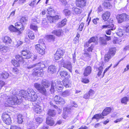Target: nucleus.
<instances>
[{
	"instance_id": "1",
	"label": "nucleus",
	"mask_w": 129,
	"mask_h": 129,
	"mask_svg": "<svg viewBox=\"0 0 129 129\" xmlns=\"http://www.w3.org/2000/svg\"><path fill=\"white\" fill-rule=\"evenodd\" d=\"M65 87L68 88L71 86V82L68 79H65L63 81V82L60 80L55 81L52 82L51 84V88L50 89L51 93L54 92L56 90L58 92L61 91L63 89L62 83Z\"/></svg>"
},
{
	"instance_id": "2",
	"label": "nucleus",
	"mask_w": 129,
	"mask_h": 129,
	"mask_svg": "<svg viewBox=\"0 0 129 129\" xmlns=\"http://www.w3.org/2000/svg\"><path fill=\"white\" fill-rule=\"evenodd\" d=\"M21 96L25 98V99L31 101H34L36 100L37 96L36 93L33 89L28 88L27 91L24 90L21 91Z\"/></svg>"
},
{
	"instance_id": "3",
	"label": "nucleus",
	"mask_w": 129,
	"mask_h": 129,
	"mask_svg": "<svg viewBox=\"0 0 129 129\" xmlns=\"http://www.w3.org/2000/svg\"><path fill=\"white\" fill-rule=\"evenodd\" d=\"M1 97L5 99L6 101V103L8 104V106H10L11 105H13L18 104L19 100L17 97L14 96L11 98L7 96L6 94L1 95Z\"/></svg>"
},
{
	"instance_id": "4",
	"label": "nucleus",
	"mask_w": 129,
	"mask_h": 129,
	"mask_svg": "<svg viewBox=\"0 0 129 129\" xmlns=\"http://www.w3.org/2000/svg\"><path fill=\"white\" fill-rule=\"evenodd\" d=\"M59 63L61 64L64 68L67 69L71 72H72V66L71 62L69 61L65 62L64 60L62 59L60 61H59Z\"/></svg>"
},
{
	"instance_id": "5",
	"label": "nucleus",
	"mask_w": 129,
	"mask_h": 129,
	"mask_svg": "<svg viewBox=\"0 0 129 129\" xmlns=\"http://www.w3.org/2000/svg\"><path fill=\"white\" fill-rule=\"evenodd\" d=\"M119 23H121L129 19V16L126 14H122L117 15L116 17Z\"/></svg>"
},
{
	"instance_id": "6",
	"label": "nucleus",
	"mask_w": 129,
	"mask_h": 129,
	"mask_svg": "<svg viewBox=\"0 0 129 129\" xmlns=\"http://www.w3.org/2000/svg\"><path fill=\"white\" fill-rule=\"evenodd\" d=\"M16 58L17 61L15 59H13L12 60V63L14 66L15 67L19 66V63L18 61L20 62H23L24 60L22 57L18 55H17L16 56Z\"/></svg>"
},
{
	"instance_id": "7",
	"label": "nucleus",
	"mask_w": 129,
	"mask_h": 129,
	"mask_svg": "<svg viewBox=\"0 0 129 129\" xmlns=\"http://www.w3.org/2000/svg\"><path fill=\"white\" fill-rule=\"evenodd\" d=\"M64 53V51L60 48L58 49L54 54V58L55 60H58L63 56Z\"/></svg>"
},
{
	"instance_id": "8",
	"label": "nucleus",
	"mask_w": 129,
	"mask_h": 129,
	"mask_svg": "<svg viewBox=\"0 0 129 129\" xmlns=\"http://www.w3.org/2000/svg\"><path fill=\"white\" fill-rule=\"evenodd\" d=\"M35 48L37 52L39 53L42 55L45 54V49L40 44H38L35 45Z\"/></svg>"
},
{
	"instance_id": "9",
	"label": "nucleus",
	"mask_w": 129,
	"mask_h": 129,
	"mask_svg": "<svg viewBox=\"0 0 129 129\" xmlns=\"http://www.w3.org/2000/svg\"><path fill=\"white\" fill-rule=\"evenodd\" d=\"M54 100L57 104L63 105L65 103L64 100L59 96L56 95L54 98Z\"/></svg>"
},
{
	"instance_id": "10",
	"label": "nucleus",
	"mask_w": 129,
	"mask_h": 129,
	"mask_svg": "<svg viewBox=\"0 0 129 129\" xmlns=\"http://www.w3.org/2000/svg\"><path fill=\"white\" fill-rule=\"evenodd\" d=\"M15 26L18 34H20L21 33V31H23L24 29V27L21 23L16 22L15 24Z\"/></svg>"
},
{
	"instance_id": "11",
	"label": "nucleus",
	"mask_w": 129,
	"mask_h": 129,
	"mask_svg": "<svg viewBox=\"0 0 129 129\" xmlns=\"http://www.w3.org/2000/svg\"><path fill=\"white\" fill-rule=\"evenodd\" d=\"M21 53L24 56V58L25 59H29L30 58L33 54V53L27 50H22Z\"/></svg>"
},
{
	"instance_id": "12",
	"label": "nucleus",
	"mask_w": 129,
	"mask_h": 129,
	"mask_svg": "<svg viewBox=\"0 0 129 129\" xmlns=\"http://www.w3.org/2000/svg\"><path fill=\"white\" fill-rule=\"evenodd\" d=\"M34 71L33 72V74L36 76H42L43 75V70L40 69H34Z\"/></svg>"
},
{
	"instance_id": "13",
	"label": "nucleus",
	"mask_w": 129,
	"mask_h": 129,
	"mask_svg": "<svg viewBox=\"0 0 129 129\" xmlns=\"http://www.w3.org/2000/svg\"><path fill=\"white\" fill-rule=\"evenodd\" d=\"M39 22H37L36 19H34L32 21V24L30 25V28L35 30V31H37L38 27L35 24Z\"/></svg>"
},
{
	"instance_id": "14",
	"label": "nucleus",
	"mask_w": 129,
	"mask_h": 129,
	"mask_svg": "<svg viewBox=\"0 0 129 129\" xmlns=\"http://www.w3.org/2000/svg\"><path fill=\"white\" fill-rule=\"evenodd\" d=\"M57 68L56 66L54 65H51L48 68V72L50 74L54 73L56 71Z\"/></svg>"
},
{
	"instance_id": "15",
	"label": "nucleus",
	"mask_w": 129,
	"mask_h": 129,
	"mask_svg": "<svg viewBox=\"0 0 129 129\" xmlns=\"http://www.w3.org/2000/svg\"><path fill=\"white\" fill-rule=\"evenodd\" d=\"M92 71V68L90 66H87L85 70L84 73V75L85 76H87L89 75Z\"/></svg>"
},
{
	"instance_id": "16",
	"label": "nucleus",
	"mask_w": 129,
	"mask_h": 129,
	"mask_svg": "<svg viewBox=\"0 0 129 129\" xmlns=\"http://www.w3.org/2000/svg\"><path fill=\"white\" fill-rule=\"evenodd\" d=\"M110 15V13L109 12L106 11L102 14V17L104 21H106L109 19Z\"/></svg>"
},
{
	"instance_id": "17",
	"label": "nucleus",
	"mask_w": 129,
	"mask_h": 129,
	"mask_svg": "<svg viewBox=\"0 0 129 129\" xmlns=\"http://www.w3.org/2000/svg\"><path fill=\"white\" fill-rule=\"evenodd\" d=\"M111 109L109 107L106 108L102 113V114L103 116H105L110 113L111 111Z\"/></svg>"
},
{
	"instance_id": "18",
	"label": "nucleus",
	"mask_w": 129,
	"mask_h": 129,
	"mask_svg": "<svg viewBox=\"0 0 129 129\" xmlns=\"http://www.w3.org/2000/svg\"><path fill=\"white\" fill-rule=\"evenodd\" d=\"M38 91L42 94L46 96L49 94V93L47 91L46 89L44 86H42Z\"/></svg>"
},
{
	"instance_id": "19",
	"label": "nucleus",
	"mask_w": 129,
	"mask_h": 129,
	"mask_svg": "<svg viewBox=\"0 0 129 129\" xmlns=\"http://www.w3.org/2000/svg\"><path fill=\"white\" fill-rule=\"evenodd\" d=\"M85 0H76V4L77 6L81 7L85 5Z\"/></svg>"
},
{
	"instance_id": "20",
	"label": "nucleus",
	"mask_w": 129,
	"mask_h": 129,
	"mask_svg": "<svg viewBox=\"0 0 129 129\" xmlns=\"http://www.w3.org/2000/svg\"><path fill=\"white\" fill-rule=\"evenodd\" d=\"M64 113L62 115V117L64 119H66L68 117V113H70V109L68 107H66L63 109Z\"/></svg>"
},
{
	"instance_id": "21",
	"label": "nucleus",
	"mask_w": 129,
	"mask_h": 129,
	"mask_svg": "<svg viewBox=\"0 0 129 129\" xmlns=\"http://www.w3.org/2000/svg\"><path fill=\"white\" fill-rule=\"evenodd\" d=\"M46 123L48 125L52 126L54 124V122L53 118L50 117H48L46 119Z\"/></svg>"
},
{
	"instance_id": "22",
	"label": "nucleus",
	"mask_w": 129,
	"mask_h": 129,
	"mask_svg": "<svg viewBox=\"0 0 129 129\" xmlns=\"http://www.w3.org/2000/svg\"><path fill=\"white\" fill-rule=\"evenodd\" d=\"M9 75L6 71H3V72L0 73V78L7 79L8 78Z\"/></svg>"
},
{
	"instance_id": "23",
	"label": "nucleus",
	"mask_w": 129,
	"mask_h": 129,
	"mask_svg": "<svg viewBox=\"0 0 129 129\" xmlns=\"http://www.w3.org/2000/svg\"><path fill=\"white\" fill-rule=\"evenodd\" d=\"M102 29L109 28L111 29V30H114L116 29V27L113 24H111L108 25H103L101 27Z\"/></svg>"
},
{
	"instance_id": "24",
	"label": "nucleus",
	"mask_w": 129,
	"mask_h": 129,
	"mask_svg": "<svg viewBox=\"0 0 129 129\" xmlns=\"http://www.w3.org/2000/svg\"><path fill=\"white\" fill-rule=\"evenodd\" d=\"M2 40L4 43L7 44H11L12 42L11 38L7 36L3 37Z\"/></svg>"
},
{
	"instance_id": "25",
	"label": "nucleus",
	"mask_w": 129,
	"mask_h": 129,
	"mask_svg": "<svg viewBox=\"0 0 129 129\" xmlns=\"http://www.w3.org/2000/svg\"><path fill=\"white\" fill-rule=\"evenodd\" d=\"M2 118L3 120H5L6 119H8V120L9 122L10 121V117L9 114L7 113H4L3 114L2 116Z\"/></svg>"
},
{
	"instance_id": "26",
	"label": "nucleus",
	"mask_w": 129,
	"mask_h": 129,
	"mask_svg": "<svg viewBox=\"0 0 129 129\" xmlns=\"http://www.w3.org/2000/svg\"><path fill=\"white\" fill-rule=\"evenodd\" d=\"M52 33L54 34L57 36H60L62 33V30L61 29L55 30L53 31Z\"/></svg>"
},
{
	"instance_id": "27",
	"label": "nucleus",
	"mask_w": 129,
	"mask_h": 129,
	"mask_svg": "<svg viewBox=\"0 0 129 129\" xmlns=\"http://www.w3.org/2000/svg\"><path fill=\"white\" fill-rule=\"evenodd\" d=\"M67 20L66 19H64L61 22H59L57 24V26L59 27H61L64 26L66 24Z\"/></svg>"
},
{
	"instance_id": "28",
	"label": "nucleus",
	"mask_w": 129,
	"mask_h": 129,
	"mask_svg": "<svg viewBox=\"0 0 129 129\" xmlns=\"http://www.w3.org/2000/svg\"><path fill=\"white\" fill-rule=\"evenodd\" d=\"M129 100V98L128 97L125 96L122 98L121 99V103L126 105Z\"/></svg>"
},
{
	"instance_id": "29",
	"label": "nucleus",
	"mask_w": 129,
	"mask_h": 129,
	"mask_svg": "<svg viewBox=\"0 0 129 129\" xmlns=\"http://www.w3.org/2000/svg\"><path fill=\"white\" fill-rule=\"evenodd\" d=\"M116 51L115 48H111L109 49L108 53L113 56L115 55Z\"/></svg>"
},
{
	"instance_id": "30",
	"label": "nucleus",
	"mask_w": 129,
	"mask_h": 129,
	"mask_svg": "<svg viewBox=\"0 0 129 129\" xmlns=\"http://www.w3.org/2000/svg\"><path fill=\"white\" fill-rule=\"evenodd\" d=\"M46 39L50 42L54 41L55 39L54 36L53 35H47L46 36Z\"/></svg>"
},
{
	"instance_id": "31",
	"label": "nucleus",
	"mask_w": 129,
	"mask_h": 129,
	"mask_svg": "<svg viewBox=\"0 0 129 129\" xmlns=\"http://www.w3.org/2000/svg\"><path fill=\"white\" fill-rule=\"evenodd\" d=\"M48 114L49 115L54 117L56 115V112L54 110L49 109L48 111Z\"/></svg>"
},
{
	"instance_id": "32",
	"label": "nucleus",
	"mask_w": 129,
	"mask_h": 129,
	"mask_svg": "<svg viewBox=\"0 0 129 129\" xmlns=\"http://www.w3.org/2000/svg\"><path fill=\"white\" fill-rule=\"evenodd\" d=\"M60 75L62 78H64L66 77L68 75L67 72L66 71H61L60 72Z\"/></svg>"
},
{
	"instance_id": "33",
	"label": "nucleus",
	"mask_w": 129,
	"mask_h": 129,
	"mask_svg": "<svg viewBox=\"0 0 129 129\" xmlns=\"http://www.w3.org/2000/svg\"><path fill=\"white\" fill-rule=\"evenodd\" d=\"M71 92L69 90H66L63 92L61 94V95L63 97H67L70 95Z\"/></svg>"
},
{
	"instance_id": "34",
	"label": "nucleus",
	"mask_w": 129,
	"mask_h": 129,
	"mask_svg": "<svg viewBox=\"0 0 129 129\" xmlns=\"http://www.w3.org/2000/svg\"><path fill=\"white\" fill-rule=\"evenodd\" d=\"M122 42V41L120 39H119L117 38H115L114 39L113 41V43L114 44H120Z\"/></svg>"
},
{
	"instance_id": "35",
	"label": "nucleus",
	"mask_w": 129,
	"mask_h": 129,
	"mask_svg": "<svg viewBox=\"0 0 129 129\" xmlns=\"http://www.w3.org/2000/svg\"><path fill=\"white\" fill-rule=\"evenodd\" d=\"M28 35L29 38L31 39H34L35 37L34 33L31 31H29Z\"/></svg>"
},
{
	"instance_id": "36",
	"label": "nucleus",
	"mask_w": 129,
	"mask_h": 129,
	"mask_svg": "<svg viewBox=\"0 0 129 129\" xmlns=\"http://www.w3.org/2000/svg\"><path fill=\"white\" fill-rule=\"evenodd\" d=\"M34 111L37 113H40L42 111L41 107L39 105L37 106L35 108Z\"/></svg>"
},
{
	"instance_id": "37",
	"label": "nucleus",
	"mask_w": 129,
	"mask_h": 129,
	"mask_svg": "<svg viewBox=\"0 0 129 129\" xmlns=\"http://www.w3.org/2000/svg\"><path fill=\"white\" fill-rule=\"evenodd\" d=\"M8 29L11 31L12 32H17V29L15 26L14 27L13 25H11L8 27Z\"/></svg>"
},
{
	"instance_id": "38",
	"label": "nucleus",
	"mask_w": 129,
	"mask_h": 129,
	"mask_svg": "<svg viewBox=\"0 0 129 129\" xmlns=\"http://www.w3.org/2000/svg\"><path fill=\"white\" fill-rule=\"evenodd\" d=\"M83 55L85 57V60H90V58L91 57V55L90 54L86 52L84 53Z\"/></svg>"
},
{
	"instance_id": "39",
	"label": "nucleus",
	"mask_w": 129,
	"mask_h": 129,
	"mask_svg": "<svg viewBox=\"0 0 129 129\" xmlns=\"http://www.w3.org/2000/svg\"><path fill=\"white\" fill-rule=\"evenodd\" d=\"M73 11H74L76 14H80L81 13L82 11L81 8H73Z\"/></svg>"
},
{
	"instance_id": "40",
	"label": "nucleus",
	"mask_w": 129,
	"mask_h": 129,
	"mask_svg": "<svg viewBox=\"0 0 129 129\" xmlns=\"http://www.w3.org/2000/svg\"><path fill=\"white\" fill-rule=\"evenodd\" d=\"M28 18L27 17H22L20 19V21L23 24L26 23L27 22Z\"/></svg>"
},
{
	"instance_id": "41",
	"label": "nucleus",
	"mask_w": 129,
	"mask_h": 129,
	"mask_svg": "<svg viewBox=\"0 0 129 129\" xmlns=\"http://www.w3.org/2000/svg\"><path fill=\"white\" fill-rule=\"evenodd\" d=\"M42 84L43 86H45L46 88L48 87L50 85L49 82L48 81H43L42 83Z\"/></svg>"
},
{
	"instance_id": "42",
	"label": "nucleus",
	"mask_w": 129,
	"mask_h": 129,
	"mask_svg": "<svg viewBox=\"0 0 129 129\" xmlns=\"http://www.w3.org/2000/svg\"><path fill=\"white\" fill-rule=\"evenodd\" d=\"M123 34V31L120 29H119L116 32V34L119 37H122Z\"/></svg>"
},
{
	"instance_id": "43",
	"label": "nucleus",
	"mask_w": 129,
	"mask_h": 129,
	"mask_svg": "<svg viewBox=\"0 0 129 129\" xmlns=\"http://www.w3.org/2000/svg\"><path fill=\"white\" fill-rule=\"evenodd\" d=\"M112 56L108 53L105 55V61L106 62H108L109 60L111 58Z\"/></svg>"
},
{
	"instance_id": "44",
	"label": "nucleus",
	"mask_w": 129,
	"mask_h": 129,
	"mask_svg": "<svg viewBox=\"0 0 129 129\" xmlns=\"http://www.w3.org/2000/svg\"><path fill=\"white\" fill-rule=\"evenodd\" d=\"M23 117L22 116L19 114L17 116V119L18 123L19 124L22 123L23 122Z\"/></svg>"
},
{
	"instance_id": "45",
	"label": "nucleus",
	"mask_w": 129,
	"mask_h": 129,
	"mask_svg": "<svg viewBox=\"0 0 129 129\" xmlns=\"http://www.w3.org/2000/svg\"><path fill=\"white\" fill-rule=\"evenodd\" d=\"M103 5L107 8L110 9L112 7L110 4L108 2H104L103 4Z\"/></svg>"
},
{
	"instance_id": "46",
	"label": "nucleus",
	"mask_w": 129,
	"mask_h": 129,
	"mask_svg": "<svg viewBox=\"0 0 129 129\" xmlns=\"http://www.w3.org/2000/svg\"><path fill=\"white\" fill-rule=\"evenodd\" d=\"M104 118V117H102L101 114H96L94 115L92 118V119H103Z\"/></svg>"
},
{
	"instance_id": "47",
	"label": "nucleus",
	"mask_w": 129,
	"mask_h": 129,
	"mask_svg": "<svg viewBox=\"0 0 129 129\" xmlns=\"http://www.w3.org/2000/svg\"><path fill=\"white\" fill-rule=\"evenodd\" d=\"M8 49V47H7L3 46H0V51L2 52H6Z\"/></svg>"
},
{
	"instance_id": "48",
	"label": "nucleus",
	"mask_w": 129,
	"mask_h": 129,
	"mask_svg": "<svg viewBox=\"0 0 129 129\" xmlns=\"http://www.w3.org/2000/svg\"><path fill=\"white\" fill-rule=\"evenodd\" d=\"M47 10L48 13L49 14H52L53 13H54V10L51 7H48Z\"/></svg>"
},
{
	"instance_id": "49",
	"label": "nucleus",
	"mask_w": 129,
	"mask_h": 129,
	"mask_svg": "<svg viewBox=\"0 0 129 129\" xmlns=\"http://www.w3.org/2000/svg\"><path fill=\"white\" fill-rule=\"evenodd\" d=\"M98 39L96 37H93L91 38L89 40V42L90 43L92 42H96Z\"/></svg>"
},
{
	"instance_id": "50",
	"label": "nucleus",
	"mask_w": 129,
	"mask_h": 129,
	"mask_svg": "<svg viewBox=\"0 0 129 129\" xmlns=\"http://www.w3.org/2000/svg\"><path fill=\"white\" fill-rule=\"evenodd\" d=\"M99 39L100 42L102 44L104 45L106 44V41L104 38L103 37H101Z\"/></svg>"
},
{
	"instance_id": "51",
	"label": "nucleus",
	"mask_w": 129,
	"mask_h": 129,
	"mask_svg": "<svg viewBox=\"0 0 129 129\" xmlns=\"http://www.w3.org/2000/svg\"><path fill=\"white\" fill-rule=\"evenodd\" d=\"M34 86L38 91L42 87L41 84L38 83H35L34 84Z\"/></svg>"
},
{
	"instance_id": "52",
	"label": "nucleus",
	"mask_w": 129,
	"mask_h": 129,
	"mask_svg": "<svg viewBox=\"0 0 129 129\" xmlns=\"http://www.w3.org/2000/svg\"><path fill=\"white\" fill-rule=\"evenodd\" d=\"M28 129H35V124L33 123H29L27 126Z\"/></svg>"
},
{
	"instance_id": "53",
	"label": "nucleus",
	"mask_w": 129,
	"mask_h": 129,
	"mask_svg": "<svg viewBox=\"0 0 129 129\" xmlns=\"http://www.w3.org/2000/svg\"><path fill=\"white\" fill-rule=\"evenodd\" d=\"M63 13L65 16H68L70 14L71 12L69 10L65 9L63 11Z\"/></svg>"
},
{
	"instance_id": "54",
	"label": "nucleus",
	"mask_w": 129,
	"mask_h": 129,
	"mask_svg": "<svg viewBox=\"0 0 129 129\" xmlns=\"http://www.w3.org/2000/svg\"><path fill=\"white\" fill-rule=\"evenodd\" d=\"M53 20L54 22H55L56 21H57L58 19H60L61 18V16L59 15H56L55 16H53Z\"/></svg>"
},
{
	"instance_id": "55",
	"label": "nucleus",
	"mask_w": 129,
	"mask_h": 129,
	"mask_svg": "<svg viewBox=\"0 0 129 129\" xmlns=\"http://www.w3.org/2000/svg\"><path fill=\"white\" fill-rule=\"evenodd\" d=\"M47 18L50 23H52L54 22V20H53V16L52 17L50 16H47Z\"/></svg>"
},
{
	"instance_id": "56",
	"label": "nucleus",
	"mask_w": 129,
	"mask_h": 129,
	"mask_svg": "<svg viewBox=\"0 0 129 129\" xmlns=\"http://www.w3.org/2000/svg\"><path fill=\"white\" fill-rule=\"evenodd\" d=\"M36 0H32L31 3L29 4V5L32 7H34L35 4L36 3Z\"/></svg>"
},
{
	"instance_id": "57",
	"label": "nucleus",
	"mask_w": 129,
	"mask_h": 129,
	"mask_svg": "<svg viewBox=\"0 0 129 129\" xmlns=\"http://www.w3.org/2000/svg\"><path fill=\"white\" fill-rule=\"evenodd\" d=\"M94 93L95 92L94 91L92 90H90L89 91L88 93L89 95V96H93Z\"/></svg>"
},
{
	"instance_id": "58",
	"label": "nucleus",
	"mask_w": 129,
	"mask_h": 129,
	"mask_svg": "<svg viewBox=\"0 0 129 129\" xmlns=\"http://www.w3.org/2000/svg\"><path fill=\"white\" fill-rule=\"evenodd\" d=\"M10 129H21L20 127L16 125H12L10 127Z\"/></svg>"
},
{
	"instance_id": "59",
	"label": "nucleus",
	"mask_w": 129,
	"mask_h": 129,
	"mask_svg": "<svg viewBox=\"0 0 129 129\" xmlns=\"http://www.w3.org/2000/svg\"><path fill=\"white\" fill-rule=\"evenodd\" d=\"M84 26V23H81L78 29L80 31H82Z\"/></svg>"
},
{
	"instance_id": "60",
	"label": "nucleus",
	"mask_w": 129,
	"mask_h": 129,
	"mask_svg": "<svg viewBox=\"0 0 129 129\" xmlns=\"http://www.w3.org/2000/svg\"><path fill=\"white\" fill-rule=\"evenodd\" d=\"M36 121L39 123H41L43 120V119L40 117H37L36 119Z\"/></svg>"
},
{
	"instance_id": "61",
	"label": "nucleus",
	"mask_w": 129,
	"mask_h": 129,
	"mask_svg": "<svg viewBox=\"0 0 129 129\" xmlns=\"http://www.w3.org/2000/svg\"><path fill=\"white\" fill-rule=\"evenodd\" d=\"M99 19L98 18L94 19L93 20V23L95 25L97 24L98 23V21H99Z\"/></svg>"
},
{
	"instance_id": "62",
	"label": "nucleus",
	"mask_w": 129,
	"mask_h": 129,
	"mask_svg": "<svg viewBox=\"0 0 129 129\" xmlns=\"http://www.w3.org/2000/svg\"><path fill=\"white\" fill-rule=\"evenodd\" d=\"M4 122L7 124L9 125L11 124V118H10V122H9L8 120V119L5 120H3Z\"/></svg>"
},
{
	"instance_id": "63",
	"label": "nucleus",
	"mask_w": 129,
	"mask_h": 129,
	"mask_svg": "<svg viewBox=\"0 0 129 129\" xmlns=\"http://www.w3.org/2000/svg\"><path fill=\"white\" fill-rule=\"evenodd\" d=\"M48 126L45 125L42 126L40 127L39 129H48Z\"/></svg>"
},
{
	"instance_id": "64",
	"label": "nucleus",
	"mask_w": 129,
	"mask_h": 129,
	"mask_svg": "<svg viewBox=\"0 0 129 129\" xmlns=\"http://www.w3.org/2000/svg\"><path fill=\"white\" fill-rule=\"evenodd\" d=\"M23 43L22 42L20 41H18L17 42V44L15 45V47H17L21 44H23Z\"/></svg>"
}]
</instances>
